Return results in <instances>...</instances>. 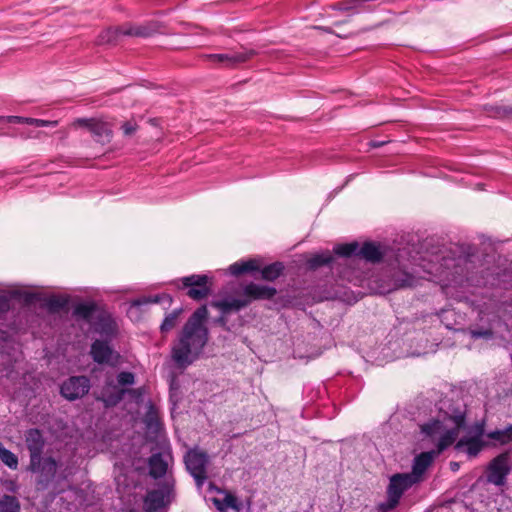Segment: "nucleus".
I'll use <instances>...</instances> for the list:
<instances>
[{
	"label": "nucleus",
	"instance_id": "412c9836",
	"mask_svg": "<svg viewBox=\"0 0 512 512\" xmlns=\"http://www.w3.org/2000/svg\"><path fill=\"white\" fill-rule=\"evenodd\" d=\"M74 312L78 317L83 318L89 322H92L99 314L97 311V306L93 302L81 303L77 305Z\"/></svg>",
	"mask_w": 512,
	"mask_h": 512
},
{
	"label": "nucleus",
	"instance_id": "a19ab883",
	"mask_svg": "<svg viewBox=\"0 0 512 512\" xmlns=\"http://www.w3.org/2000/svg\"><path fill=\"white\" fill-rule=\"evenodd\" d=\"M122 129L125 135L131 136L136 131L137 126L135 123L126 122L122 125Z\"/></svg>",
	"mask_w": 512,
	"mask_h": 512
},
{
	"label": "nucleus",
	"instance_id": "37998d69",
	"mask_svg": "<svg viewBox=\"0 0 512 512\" xmlns=\"http://www.w3.org/2000/svg\"><path fill=\"white\" fill-rule=\"evenodd\" d=\"M36 120H37L36 118L24 117L23 124H28V125L35 126Z\"/></svg>",
	"mask_w": 512,
	"mask_h": 512
},
{
	"label": "nucleus",
	"instance_id": "aec40b11",
	"mask_svg": "<svg viewBox=\"0 0 512 512\" xmlns=\"http://www.w3.org/2000/svg\"><path fill=\"white\" fill-rule=\"evenodd\" d=\"M90 132L98 142L106 143L110 141L111 130L105 122L95 120L91 126Z\"/></svg>",
	"mask_w": 512,
	"mask_h": 512
},
{
	"label": "nucleus",
	"instance_id": "f704fd0d",
	"mask_svg": "<svg viewBox=\"0 0 512 512\" xmlns=\"http://www.w3.org/2000/svg\"><path fill=\"white\" fill-rule=\"evenodd\" d=\"M161 301H166L168 304L172 302V298L168 294H163L161 296L154 297H146L143 300H138L133 303L135 306H139L144 303H159Z\"/></svg>",
	"mask_w": 512,
	"mask_h": 512
},
{
	"label": "nucleus",
	"instance_id": "4c0bfd02",
	"mask_svg": "<svg viewBox=\"0 0 512 512\" xmlns=\"http://www.w3.org/2000/svg\"><path fill=\"white\" fill-rule=\"evenodd\" d=\"M11 294L6 292H0V312H4L9 309Z\"/></svg>",
	"mask_w": 512,
	"mask_h": 512
},
{
	"label": "nucleus",
	"instance_id": "f3484780",
	"mask_svg": "<svg viewBox=\"0 0 512 512\" xmlns=\"http://www.w3.org/2000/svg\"><path fill=\"white\" fill-rule=\"evenodd\" d=\"M358 256L370 262H378L382 257H389L380 245L371 242L365 243L361 248L358 247Z\"/></svg>",
	"mask_w": 512,
	"mask_h": 512
},
{
	"label": "nucleus",
	"instance_id": "9d476101",
	"mask_svg": "<svg viewBox=\"0 0 512 512\" xmlns=\"http://www.w3.org/2000/svg\"><path fill=\"white\" fill-rule=\"evenodd\" d=\"M510 471L509 454L507 452L501 453L489 464L487 480L496 486H502L505 484Z\"/></svg>",
	"mask_w": 512,
	"mask_h": 512
},
{
	"label": "nucleus",
	"instance_id": "c9c22d12",
	"mask_svg": "<svg viewBox=\"0 0 512 512\" xmlns=\"http://www.w3.org/2000/svg\"><path fill=\"white\" fill-rule=\"evenodd\" d=\"M469 333L471 337L474 339H491L493 336V332L491 329H470Z\"/></svg>",
	"mask_w": 512,
	"mask_h": 512
},
{
	"label": "nucleus",
	"instance_id": "79ce46f5",
	"mask_svg": "<svg viewBox=\"0 0 512 512\" xmlns=\"http://www.w3.org/2000/svg\"><path fill=\"white\" fill-rule=\"evenodd\" d=\"M0 119L4 120L6 122H9V123H22L23 124L24 117H21V116H6V117H0Z\"/></svg>",
	"mask_w": 512,
	"mask_h": 512
},
{
	"label": "nucleus",
	"instance_id": "5701e85b",
	"mask_svg": "<svg viewBox=\"0 0 512 512\" xmlns=\"http://www.w3.org/2000/svg\"><path fill=\"white\" fill-rule=\"evenodd\" d=\"M370 0H345L332 5V9L339 11L358 12L362 10L363 5Z\"/></svg>",
	"mask_w": 512,
	"mask_h": 512
},
{
	"label": "nucleus",
	"instance_id": "f8f14e48",
	"mask_svg": "<svg viewBox=\"0 0 512 512\" xmlns=\"http://www.w3.org/2000/svg\"><path fill=\"white\" fill-rule=\"evenodd\" d=\"M90 389V381L85 376H74L61 386V394L69 400L83 397Z\"/></svg>",
	"mask_w": 512,
	"mask_h": 512
},
{
	"label": "nucleus",
	"instance_id": "7c9ffc66",
	"mask_svg": "<svg viewBox=\"0 0 512 512\" xmlns=\"http://www.w3.org/2000/svg\"><path fill=\"white\" fill-rule=\"evenodd\" d=\"M332 259H333V257L330 254V252L326 251V252L314 255L313 257H311L309 259L308 263H309L310 267L316 268L318 266L330 263L332 261Z\"/></svg>",
	"mask_w": 512,
	"mask_h": 512
},
{
	"label": "nucleus",
	"instance_id": "9b49d317",
	"mask_svg": "<svg viewBox=\"0 0 512 512\" xmlns=\"http://www.w3.org/2000/svg\"><path fill=\"white\" fill-rule=\"evenodd\" d=\"M183 286L188 288L187 295L194 300L206 298L211 291V282L206 275H191L182 279Z\"/></svg>",
	"mask_w": 512,
	"mask_h": 512
},
{
	"label": "nucleus",
	"instance_id": "ddd939ff",
	"mask_svg": "<svg viewBox=\"0 0 512 512\" xmlns=\"http://www.w3.org/2000/svg\"><path fill=\"white\" fill-rule=\"evenodd\" d=\"M256 52L252 49H243L241 52H229L220 54H210L207 58L216 62L224 67H233L237 64L243 63L253 57Z\"/></svg>",
	"mask_w": 512,
	"mask_h": 512
},
{
	"label": "nucleus",
	"instance_id": "a211bd4d",
	"mask_svg": "<svg viewBox=\"0 0 512 512\" xmlns=\"http://www.w3.org/2000/svg\"><path fill=\"white\" fill-rule=\"evenodd\" d=\"M149 467L151 476L158 478L166 474L168 462L161 453L153 454L149 459Z\"/></svg>",
	"mask_w": 512,
	"mask_h": 512
},
{
	"label": "nucleus",
	"instance_id": "f257e3e1",
	"mask_svg": "<svg viewBox=\"0 0 512 512\" xmlns=\"http://www.w3.org/2000/svg\"><path fill=\"white\" fill-rule=\"evenodd\" d=\"M465 425V411L462 408H449L440 413L436 419L423 424L421 431L426 434L432 441L436 443L437 450L423 452L414 459L412 472L406 473L413 476V480L418 483L421 481L422 475L431 465L434 458L444 451L447 447L455 443L458 438L459 431Z\"/></svg>",
	"mask_w": 512,
	"mask_h": 512
},
{
	"label": "nucleus",
	"instance_id": "58836bf2",
	"mask_svg": "<svg viewBox=\"0 0 512 512\" xmlns=\"http://www.w3.org/2000/svg\"><path fill=\"white\" fill-rule=\"evenodd\" d=\"M147 428L153 430L154 432L158 433L161 429L160 423L156 418L153 416H149L147 419Z\"/></svg>",
	"mask_w": 512,
	"mask_h": 512
},
{
	"label": "nucleus",
	"instance_id": "c756f323",
	"mask_svg": "<svg viewBox=\"0 0 512 512\" xmlns=\"http://www.w3.org/2000/svg\"><path fill=\"white\" fill-rule=\"evenodd\" d=\"M0 459L11 469H16L18 466V459L14 453L7 450L0 443Z\"/></svg>",
	"mask_w": 512,
	"mask_h": 512
},
{
	"label": "nucleus",
	"instance_id": "f03ea898",
	"mask_svg": "<svg viewBox=\"0 0 512 512\" xmlns=\"http://www.w3.org/2000/svg\"><path fill=\"white\" fill-rule=\"evenodd\" d=\"M208 311L199 307L188 319L172 346L173 361L180 368H186L201 355L208 341V329L204 325Z\"/></svg>",
	"mask_w": 512,
	"mask_h": 512
},
{
	"label": "nucleus",
	"instance_id": "dca6fc26",
	"mask_svg": "<svg viewBox=\"0 0 512 512\" xmlns=\"http://www.w3.org/2000/svg\"><path fill=\"white\" fill-rule=\"evenodd\" d=\"M159 27L155 23H145L139 25H127L120 27L121 35L149 37L158 32Z\"/></svg>",
	"mask_w": 512,
	"mask_h": 512
},
{
	"label": "nucleus",
	"instance_id": "cd10ccee",
	"mask_svg": "<svg viewBox=\"0 0 512 512\" xmlns=\"http://www.w3.org/2000/svg\"><path fill=\"white\" fill-rule=\"evenodd\" d=\"M213 502L221 512H225L228 508L238 509L237 499L232 495H226L223 500L214 498Z\"/></svg>",
	"mask_w": 512,
	"mask_h": 512
},
{
	"label": "nucleus",
	"instance_id": "2eb2a0df",
	"mask_svg": "<svg viewBox=\"0 0 512 512\" xmlns=\"http://www.w3.org/2000/svg\"><path fill=\"white\" fill-rule=\"evenodd\" d=\"M26 443L30 451L31 464L33 468L40 460V455L43 449L44 441L39 430L31 429L26 434Z\"/></svg>",
	"mask_w": 512,
	"mask_h": 512
},
{
	"label": "nucleus",
	"instance_id": "b1692460",
	"mask_svg": "<svg viewBox=\"0 0 512 512\" xmlns=\"http://www.w3.org/2000/svg\"><path fill=\"white\" fill-rule=\"evenodd\" d=\"M96 318L100 320L98 326L96 327L97 331L106 335H110L115 331V322L109 315L99 313Z\"/></svg>",
	"mask_w": 512,
	"mask_h": 512
},
{
	"label": "nucleus",
	"instance_id": "4468645a",
	"mask_svg": "<svg viewBox=\"0 0 512 512\" xmlns=\"http://www.w3.org/2000/svg\"><path fill=\"white\" fill-rule=\"evenodd\" d=\"M91 355L95 362L115 366L119 355L115 353L107 342L96 340L91 347Z\"/></svg>",
	"mask_w": 512,
	"mask_h": 512
},
{
	"label": "nucleus",
	"instance_id": "393cba45",
	"mask_svg": "<svg viewBox=\"0 0 512 512\" xmlns=\"http://www.w3.org/2000/svg\"><path fill=\"white\" fill-rule=\"evenodd\" d=\"M487 437L498 441L500 444H507L512 441V425L502 430H495L487 434Z\"/></svg>",
	"mask_w": 512,
	"mask_h": 512
},
{
	"label": "nucleus",
	"instance_id": "c03bdc74",
	"mask_svg": "<svg viewBox=\"0 0 512 512\" xmlns=\"http://www.w3.org/2000/svg\"><path fill=\"white\" fill-rule=\"evenodd\" d=\"M459 467H460V465L457 462H451L450 463V468H451L452 471H458Z\"/></svg>",
	"mask_w": 512,
	"mask_h": 512
},
{
	"label": "nucleus",
	"instance_id": "7ed1b4c3",
	"mask_svg": "<svg viewBox=\"0 0 512 512\" xmlns=\"http://www.w3.org/2000/svg\"><path fill=\"white\" fill-rule=\"evenodd\" d=\"M410 249L405 247L398 249L395 260L391 263L390 282L387 287H382L383 291H391L397 288L412 287L418 282L415 272L411 265Z\"/></svg>",
	"mask_w": 512,
	"mask_h": 512
},
{
	"label": "nucleus",
	"instance_id": "4be33fe9",
	"mask_svg": "<svg viewBox=\"0 0 512 512\" xmlns=\"http://www.w3.org/2000/svg\"><path fill=\"white\" fill-rule=\"evenodd\" d=\"M260 268L257 260L251 259L245 262H236L229 266L228 270L232 275H240L244 272L256 271Z\"/></svg>",
	"mask_w": 512,
	"mask_h": 512
},
{
	"label": "nucleus",
	"instance_id": "ea45409f",
	"mask_svg": "<svg viewBox=\"0 0 512 512\" xmlns=\"http://www.w3.org/2000/svg\"><path fill=\"white\" fill-rule=\"evenodd\" d=\"M57 125H58L57 120L50 121V120L37 119L35 122L36 127H56Z\"/></svg>",
	"mask_w": 512,
	"mask_h": 512
},
{
	"label": "nucleus",
	"instance_id": "1a4fd4ad",
	"mask_svg": "<svg viewBox=\"0 0 512 512\" xmlns=\"http://www.w3.org/2000/svg\"><path fill=\"white\" fill-rule=\"evenodd\" d=\"M174 481L171 479L156 490L149 491L144 499V509L148 512L157 511L170 502Z\"/></svg>",
	"mask_w": 512,
	"mask_h": 512
},
{
	"label": "nucleus",
	"instance_id": "72a5a7b5",
	"mask_svg": "<svg viewBox=\"0 0 512 512\" xmlns=\"http://www.w3.org/2000/svg\"><path fill=\"white\" fill-rule=\"evenodd\" d=\"M68 304V299L65 296L53 295L47 299V305L51 309H62Z\"/></svg>",
	"mask_w": 512,
	"mask_h": 512
},
{
	"label": "nucleus",
	"instance_id": "39448f33",
	"mask_svg": "<svg viewBox=\"0 0 512 512\" xmlns=\"http://www.w3.org/2000/svg\"><path fill=\"white\" fill-rule=\"evenodd\" d=\"M484 433V424L476 423L455 443L454 449L459 453H465L470 459L477 457L487 445L483 439Z\"/></svg>",
	"mask_w": 512,
	"mask_h": 512
},
{
	"label": "nucleus",
	"instance_id": "bb28decb",
	"mask_svg": "<svg viewBox=\"0 0 512 512\" xmlns=\"http://www.w3.org/2000/svg\"><path fill=\"white\" fill-rule=\"evenodd\" d=\"M282 269L283 265L279 262L268 265L261 270L262 278L268 281H272L279 277Z\"/></svg>",
	"mask_w": 512,
	"mask_h": 512
},
{
	"label": "nucleus",
	"instance_id": "20e7f679",
	"mask_svg": "<svg viewBox=\"0 0 512 512\" xmlns=\"http://www.w3.org/2000/svg\"><path fill=\"white\" fill-rule=\"evenodd\" d=\"M276 294V290L272 287L250 283L243 289V295L245 299H223L213 301L211 305L219 309L222 313H228L230 311H238L241 308L247 306L251 300L256 299H270Z\"/></svg>",
	"mask_w": 512,
	"mask_h": 512
},
{
	"label": "nucleus",
	"instance_id": "c85d7f7f",
	"mask_svg": "<svg viewBox=\"0 0 512 512\" xmlns=\"http://www.w3.org/2000/svg\"><path fill=\"white\" fill-rule=\"evenodd\" d=\"M334 252L343 257H349L351 255L358 256V243L352 242L348 244L337 245L334 248Z\"/></svg>",
	"mask_w": 512,
	"mask_h": 512
},
{
	"label": "nucleus",
	"instance_id": "0eeeda50",
	"mask_svg": "<svg viewBox=\"0 0 512 512\" xmlns=\"http://www.w3.org/2000/svg\"><path fill=\"white\" fill-rule=\"evenodd\" d=\"M135 383V375L131 372H121L117 375V384L107 380L101 392V399L107 405H113L122 400L126 393L125 387Z\"/></svg>",
	"mask_w": 512,
	"mask_h": 512
},
{
	"label": "nucleus",
	"instance_id": "423d86ee",
	"mask_svg": "<svg viewBox=\"0 0 512 512\" xmlns=\"http://www.w3.org/2000/svg\"><path fill=\"white\" fill-rule=\"evenodd\" d=\"M414 484L416 482L413 480V476H408L406 473H398L391 476L387 487V500L379 505V509L382 512L394 509L398 505L403 493Z\"/></svg>",
	"mask_w": 512,
	"mask_h": 512
},
{
	"label": "nucleus",
	"instance_id": "2f4dec72",
	"mask_svg": "<svg viewBox=\"0 0 512 512\" xmlns=\"http://www.w3.org/2000/svg\"><path fill=\"white\" fill-rule=\"evenodd\" d=\"M119 34H121L120 28L116 29V30L107 29V30L103 31L99 35L97 43L98 44H109V43H112V42H114L117 39Z\"/></svg>",
	"mask_w": 512,
	"mask_h": 512
},
{
	"label": "nucleus",
	"instance_id": "473e14b6",
	"mask_svg": "<svg viewBox=\"0 0 512 512\" xmlns=\"http://www.w3.org/2000/svg\"><path fill=\"white\" fill-rule=\"evenodd\" d=\"M181 310H175L167 315L161 325L162 332H168L175 327Z\"/></svg>",
	"mask_w": 512,
	"mask_h": 512
},
{
	"label": "nucleus",
	"instance_id": "a878e982",
	"mask_svg": "<svg viewBox=\"0 0 512 512\" xmlns=\"http://www.w3.org/2000/svg\"><path fill=\"white\" fill-rule=\"evenodd\" d=\"M20 504L14 496L5 495L0 500V512H19Z\"/></svg>",
	"mask_w": 512,
	"mask_h": 512
},
{
	"label": "nucleus",
	"instance_id": "6e6552de",
	"mask_svg": "<svg viewBox=\"0 0 512 512\" xmlns=\"http://www.w3.org/2000/svg\"><path fill=\"white\" fill-rule=\"evenodd\" d=\"M187 470L193 476L198 486H201L207 478L206 465L208 456L198 449L189 450L184 456Z\"/></svg>",
	"mask_w": 512,
	"mask_h": 512
},
{
	"label": "nucleus",
	"instance_id": "6ab92c4d",
	"mask_svg": "<svg viewBox=\"0 0 512 512\" xmlns=\"http://www.w3.org/2000/svg\"><path fill=\"white\" fill-rule=\"evenodd\" d=\"M31 469L33 471H39L41 475L44 477V480L48 481L54 477L57 470V464L54 459L45 458L43 459L42 462L40 459L39 462L36 463L34 468L31 466Z\"/></svg>",
	"mask_w": 512,
	"mask_h": 512
},
{
	"label": "nucleus",
	"instance_id": "e433bc0d",
	"mask_svg": "<svg viewBox=\"0 0 512 512\" xmlns=\"http://www.w3.org/2000/svg\"><path fill=\"white\" fill-rule=\"evenodd\" d=\"M94 121H95V119L78 118V119L74 120L71 125H72V127H75V128L86 127L90 130Z\"/></svg>",
	"mask_w": 512,
	"mask_h": 512
}]
</instances>
